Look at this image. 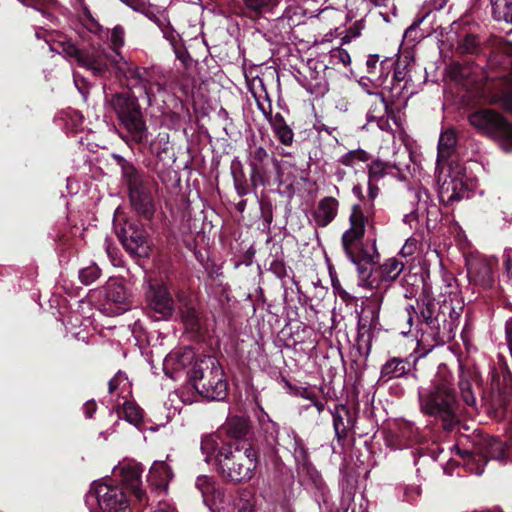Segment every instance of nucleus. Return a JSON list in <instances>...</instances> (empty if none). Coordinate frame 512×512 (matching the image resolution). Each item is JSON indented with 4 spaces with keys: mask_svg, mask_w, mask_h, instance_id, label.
I'll list each match as a JSON object with an SVG mask.
<instances>
[{
    "mask_svg": "<svg viewBox=\"0 0 512 512\" xmlns=\"http://www.w3.org/2000/svg\"><path fill=\"white\" fill-rule=\"evenodd\" d=\"M245 7L255 13H267L278 4V0H243Z\"/></svg>",
    "mask_w": 512,
    "mask_h": 512,
    "instance_id": "nucleus-43",
    "label": "nucleus"
},
{
    "mask_svg": "<svg viewBox=\"0 0 512 512\" xmlns=\"http://www.w3.org/2000/svg\"><path fill=\"white\" fill-rule=\"evenodd\" d=\"M458 386L460 389L461 399L463 403L468 407L475 408L476 398L472 390L471 374L469 372L464 371L462 368L461 373L459 375Z\"/></svg>",
    "mask_w": 512,
    "mask_h": 512,
    "instance_id": "nucleus-37",
    "label": "nucleus"
},
{
    "mask_svg": "<svg viewBox=\"0 0 512 512\" xmlns=\"http://www.w3.org/2000/svg\"><path fill=\"white\" fill-rule=\"evenodd\" d=\"M188 374L193 387L201 396L216 401L226 398L228 382L216 357L211 355L197 357Z\"/></svg>",
    "mask_w": 512,
    "mask_h": 512,
    "instance_id": "nucleus-6",
    "label": "nucleus"
},
{
    "mask_svg": "<svg viewBox=\"0 0 512 512\" xmlns=\"http://www.w3.org/2000/svg\"><path fill=\"white\" fill-rule=\"evenodd\" d=\"M234 186L239 196H245L248 194V186L243 177L233 174Z\"/></svg>",
    "mask_w": 512,
    "mask_h": 512,
    "instance_id": "nucleus-55",
    "label": "nucleus"
},
{
    "mask_svg": "<svg viewBox=\"0 0 512 512\" xmlns=\"http://www.w3.org/2000/svg\"><path fill=\"white\" fill-rule=\"evenodd\" d=\"M296 465L298 473L302 477L303 482L310 486L312 489L323 493L325 489V483L320 472L310 462L309 453L305 455L303 460H296Z\"/></svg>",
    "mask_w": 512,
    "mask_h": 512,
    "instance_id": "nucleus-26",
    "label": "nucleus"
},
{
    "mask_svg": "<svg viewBox=\"0 0 512 512\" xmlns=\"http://www.w3.org/2000/svg\"><path fill=\"white\" fill-rule=\"evenodd\" d=\"M103 91L106 102L128 130L132 139L137 143L144 142L147 139L148 130L137 98L129 92L115 93L109 98L106 85L103 86Z\"/></svg>",
    "mask_w": 512,
    "mask_h": 512,
    "instance_id": "nucleus-8",
    "label": "nucleus"
},
{
    "mask_svg": "<svg viewBox=\"0 0 512 512\" xmlns=\"http://www.w3.org/2000/svg\"><path fill=\"white\" fill-rule=\"evenodd\" d=\"M117 235L130 254L140 257L148 255L149 247L147 245L146 232L142 227L133 223H126L125 226L117 232Z\"/></svg>",
    "mask_w": 512,
    "mask_h": 512,
    "instance_id": "nucleus-19",
    "label": "nucleus"
},
{
    "mask_svg": "<svg viewBox=\"0 0 512 512\" xmlns=\"http://www.w3.org/2000/svg\"><path fill=\"white\" fill-rule=\"evenodd\" d=\"M330 58L334 64L342 63L344 66L351 62L349 53L340 47L330 51Z\"/></svg>",
    "mask_w": 512,
    "mask_h": 512,
    "instance_id": "nucleus-49",
    "label": "nucleus"
},
{
    "mask_svg": "<svg viewBox=\"0 0 512 512\" xmlns=\"http://www.w3.org/2000/svg\"><path fill=\"white\" fill-rule=\"evenodd\" d=\"M101 275V270L96 264H91L79 270V280L88 286L95 282Z\"/></svg>",
    "mask_w": 512,
    "mask_h": 512,
    "instance_id": "nucleus-46",
    "label": "nucleus"
},
{
    "mask_svg": "<svg viewBox=\"0 0 512 512\" xmlns=\"http://www.w3.org/2000/svg\"><path fill=\"white\" fill-rule=\"evenodd\" d=\"M118 416L124 418L127 422L133 424L136 428L141 429L142 410L134 402L125 401L122 407L117 410Z\"/></svg>",
    "mask_w": 512,
    "mask_h": 512,
    "instance_id": "nucleus-38",
    "label": "nucleus"
},
{
    "mask_svg": "<svg viewBox=\"0 0 512 512\" xmlns=\"http://www.w3.org/2000/svg\"><path fill=\"white\" fill-rule=\"evenodd\" d=\"M64 54L70 59H74L77 64L79 63V55L82 54V50L78 49L72 43H64L62 48Z\"/></svg>",
    "mask_w": 512,
    "mask_h": 512,
    "instance_id": "nucleus-53",
    "label": "nucleus"
},
{
    "mask_svg": "<svg viewBox=\"0 0 512 512\" xmlns=\"http://www.w3.org/2000/svg\"><path fill=\"white\" fill-rule=\"evenodd\" d=\"M491 5L496 21L512 23V0H491Z\"/></svg>",
    "mask_w": 512,
    "mask_h": 512,
    "instance_id": "nucleus-40",
    "label": "nucleus"
},
{
    "mask_svg": "<svg viewBox=\"0 0 512 512\" xmlns=\"http://www.w3.org/2000/svg\"><path fill=\"white\" fill-rule=\"evenodd\" d=\"M194 353L190 348H185L183 352L175 351L168 354L164 360L165 367L173 366L175 370H179L186 366L193 359Z\"/></svg>",
    "mask_w": 512,
    "mask_h": 512,
    "instance_id": "nucleus-41",
    "label": "nucleus"
},
{
    "mask_svg": "<svg viewBox=\"0 0 512 512\" xmlns=\"http://www.w3.org/2000/svg\"><path fill=\"white\" fill-rule=\"evenodd\" d=\"M112 54H107L103 49H84L79 55L78 65L90 70L95 76H102L109 69Z\"/></svg>",
    "mask_w": 512,
    "mask_h": 512,
    "instance_id": "nucleus-21",
    "label": "nucleus"
},
{
    "mask_svg": "<svg viewBox=\"0 0 512 512\" xmlns=\"http://www.w3.org/2000/svg\"><path fill=\"white\" fill-rule=\"evenodd\" d=\"M109 40L113 51L110 61L116 75L124 77L132 86H142L148 102L151 104L155 94L164 89L162 84L157 81L154 82V72L152 70L138 67L128 62L121 55L119 49L125 43V32L122 26L117 25L110 31Z\"/></svg>",
    "mask_w": 512,
    "mask_h": 512,
    "instance_id": "nucleus-4",
    "label": "nucleus"
},
{
    "mask_svg": "<svg viewBox=\"0 0 512 512\" xmlns=\"http://www.w3.org/2000/svg\"><path fill=\"white\" fill-rule=\"evenodd\" d=\"M234 512H253L255 499L254 494L248 489H240L233 495Z\"/></svg>",
    "mask_w": 512,
    "mask_h": 512,
    "instance_id": "nucleus-39",
    "label": "nucleus"
},
{
    "mask_svg": "<svg viewBox=\"0 0 512 512\" xmlns=\"http://www.w3.org/2000/svg\"><path fill=\"white\" fill-rule=\"evenodd\" d=\"M168 22H170L168 15L165 11H162L157 19H155V24L158 26L159 29H162L165 25H168Z\"/></svg>",
    "mask_w": 512,
    "mask_h": 512,
    "instance_id": "nucleus-61",
    "label": "nucleus"
},
{
    "mask_svg": "<svg viewBox=\"0 0 512 512\" xmlns=\"http://www.w3.org/2000/svg\"><path fill=\"white\" fill-rule=\"evenodd\" d=\"M469 281L483 287H490L494 282L493 266L495 260L478 253H469L466 258Z\"/></svg>",
    "mask_w": 512,
    "mask_h": 512,
    "instance_id": "nucleus-16",
    "label": "nucleus"
},
{
    "mask_svg": "<svg viewBox=\"0 0 512 512\" xmlns=\"http://www.w3.org/2000/svg\"><path fill=\"white\" fill-rule=\"evenodd\" d=\"M249 431L248 419L244 416H232L227 419L225 424L214 434H220V438L225 440V446L231 443L232 448L236 445L241 446L248 443L245 439Z\"/></svg>",
    "mask_w": 512,
    "mask_h": 512,
    "instance_id": "nucleus-20",
    "label": "nucleus"
},
{
    "mask_svg": "<svg viewBox=\"0 0 512 512\" xmlns=\"http://www.w3.org/2000/svg\"><path fill=\"white\" fill-rule=\"evenodd\" d=\"M122 177L128 186L131 205L137 213L150 218L154 213L151 179L127 161L121 164Z\"/></svg>",
    "mask_w": 512,
    "mask_h": 512,
    "instance_id": "nucleus-9",
    "label": "nucleus"
},
{
    "mask_svg": "<svg viewBox=\"0 0 512 512\" xmlns=\"http://www.w3.org/2000/svg\"><path fill=\"white\" fill-rule=\"evenodd\" d=\"M365 220L360 206H353L350 215V228L343 233L341 238L343 250L352 263H356L354 250L365 234Z\"/></svg>",
    "mask_w": 512,
    "mask_h": 512,
    "instance_id": "nucleus-17",
    "label": "nucleus"
},
{
    "mask_svg": "<svg viewBox=\"0 0 512 512\" xmlns=\"http://www.w3.org/2000/svg\"><path fill=\"white\" fill-rule=\"evenodd\" d=\"M220 434H208L201 440V451L205 455V461H212L217 466L221 476L231 482L241 483L249 481L258 464L256 451L251 444L244 443L232 448L229 443L225 446V440Z\"/></svg>",
    "mask_w": 512,
    "mask_h": 512,
    "instance_id": "nucleus-1",
    "label": "nucleus"
},
{
    "mask_svg": "<svg viewBox=\"0 0 512 512\" xmlns=\"http://www.w3.org/2000/svg\"><path fill=\"white\" fill-rule=\"evenodd\" d=\"M173 478L171 467L165 461H155L148 474V482L156 490L165 493Z\"/></svg>",
    "mask_w": 512,
    "mask_h": 512,
    "instance_id": "nucleus-27",
    "label": "nucleus"
},
{
    "mask_svg": "<svg viewBox=\"0 0 512 512\" xmlns=\"http://www.w3.org/2000/svg\"><path fill=\"white\" fill-rule=\"evenodd\" d=\"M369 160V154L362 150H351L341 156L340 162L345 166L356 167L358 163H364Z\"/></svg>",
    "mask_w": 512,
    "mask_h": 512,
    "instance_id": "nucleus-44",
    "label": "nucleus"
},
{
    "mask_svg": "<svg viewBox=\"0 0 512 512\" xmlns=\"http://www.w3.org/2000/svg\"><path fill=\"white\" fill-rule=\"evenodd\" d=\"M333 418V428L335 437L338 441L344 440L349 431L354 428L355 417L346 405H337L331 412Z\"/></svg>",
    "mask_w": 512,
    "mask_h": 512,
    "instance_id": "nucleus-25",
    "label": "nucleus"
},
{
    "mask_svg": "<svg viewBox=\"0 0 512 512\" xmlns=\"http://www.w3.org/2000/svg\"><path fill=\"white\" fill-rule=\"evenodd\" d=\"M274 165H275V168L277 170V176L279 178V182L280 183H292L293 180H294V177H290L289 175L285 176L284 174V170L286 168H293V165L290 164L289 162H282V163H279L278 161H274Z\"/></svg>",
    "mask_w": 512,
    "mask_h": 512,
    "instance_id": "nucleus-52",
    "label": "nucleus"
},
{
    "mask_svg": "<svg viewBox=\"0 0 512 512\" xmlns=\"http://www.w3.org/2000/svg\"><path fill=\"white\" fill-rule=\"evenodd\" d=\"M113 473L119 476L124 485H126L135 495L140 503L147 501L146 492L142 489L143 467L135 461H124L114 467Z\"/></svg>",
    "mask_w": 512,
    "mask_h": 512,
    "instance_id": "nucleus-18",
    "label": "nucleus"
},
{
    "mask_svg": "<svg viewBox=\"0 0 512 512\" xmlns=\"http://www.w3.org/2000/svg\"><path fill=\"white\" fill-rule=\"evenodd\" d=\"M458 50L461 53L478 54L484 51L480 39L474 34H466L459 40Z\"/></svg>",
    "mask_w": 512,
    "mask_h": 512,
    "instance_id": "nucleus-42",
    "label": "nucleus"
},
{
    "mask_svg": "<svg viewBox=\"0 0 512 512\" xmlns=\"http://www.w3.org/2000/svg\"><path fill=\"white\" fill-rule=\"evenodd\" d=\"M137 12L143 14L149 20L155 22V19H157V17L162 11L159 10L157 7L148 4L144 1L143 4L141 5V8H139Z\"/></svg>",
    "mask_w": 512,
    "mask_h": 512,
    "instance_id": "nucleus-51",
    "label": "nucleus"
},
{
    "mask_svg": "<svg viewBox=\"0 0 512 512\" xmlns=\"http://www.w3.org/2000/svg\"><path fill=\"white\" fill-rule=\"evenodd\" d=\"M407 84L408 82L401 83L400 85L398 83H392V86L390 87L392 98L399 100L409 99L414 92L412 90H408Z\"/></svg>",
    "mask_w": 512,
    "mask_h": 512,
    "instance_id": "nucleus-47",
    "label": "nucleus"
},
{
    "mask_svg": "<svg viewBox=\"0 0 512 512\" xmlns=\"http://www.w3.org/2000/svg\"><path fill=\"white\" fill-rule=\"evenodd\" d=\"M419 409L424 415L440 418L449 428L458 422L460 404L454 390V377L446 364H440L431 383L418 388Z\"/></svg>",
    "mask_w": 512,
    "mask_h": 512,
    "instance_id": "nucleus-3",
    "label": "nucleus"
},
{
    "mask_svg": "<svg viewBox=\"0 0 512 512\" xmlns=\"http://www.w3.org/2000/svg\"><path fill=\"white\" fill-rule=\"evenodd\" d=\"M177 298L180 303L179 312L181 319L186 328L192 332L198 331L200 329V321L195 308L186 299V296L183 293H179Z\"/></svg>",
    "mask_w": 512,
    "mask_h": 512,
    "instance_id": "nucleus-33",
    "label": "nucleus"
},
{
    "mask_svg": "<svg viewBox=\"0 0 512 512\" xmlns=\"http://www.w3.org/2000/svg\"><path fill=\"white\" fill-rule=\"evenodd\" d=\"M392 81L393 83H398L399 85L401 83H404V82H407L406 81V72H405V68H400V67H397L395 70H394V74H393V78H392Z\"/></svg>",
    "mask_w": 512,
    "mask_h": 512,
    "instance_id": "nucleus-58",
    "label": "nucleus"
},
{
    "mask_svg": "<svg viewBox=\"0 0 512 512\" xmlns=\"http://www.w3.org/2000/svg\"><path fill=\"white\" fill-rule=\"evenodd\" d=\"M418 246V241L415 238H408L400 250V254L408 257L414 254Z\"/></svg>",
    "mask_w": 512,
    "mask_h": 512,
    "instance_id": "nucleus-54",
    "label": "nucleus"
},
{
    "mask_svg": "<svg viewBox=\"0 0 512 512\" xmlns=\"http://www.w3.org/2000/svg\"><path fill=\"white\" fill-rule=\"evenodd\" d=\"M393 160H376L372 162L368 167V176L371 181H378L382 177L387 174L396 175V173H400L402 171L403 166L405 165L400 158L407 157V151L403 150H394L393 151Z\"/></svg>",
    "mask_w": 512,
    "mask_h": 512,
    "instance_id": "nucleus-22",
    "label": "nucleus"
},
{
    "mask_svg": "<svg viewBox=\"0 0 512 512\" xmlns=\"http://www.w3.org/2000/svg\"><path fill=\"white\" fill-rule=\"evenodd\" d=\"M127 6H129L134 11H138L139 8H141V5L143 4L144 0H120Z\"/></svg>",
    "mask_w": 512,
    "mask_h": 512,
    "instance_id": "nucleus-63",
    "label": "nucleus"
},
{
    "mask_svg": "<svg viewBox=\"0 0 512 512\" xmlns=\"http://www.w3.org/2000/svg\"><path fill=\"white\" fill-rule=\"evenodd\" d=\"M90 512H131V499L124 488L111 477L94 480L85 495Z\"/></svg>",
    "mask_w": 512,
    "mask_h": 512,
    "instance_id": "nucleus-7",
    "label": "nucleus"
},
{
    "mask_svg": "<svg viewBox=\"0 0 512 512\" xmlns=\"http://www.w3.org/2000/svg\"><path fill=\"white\" fill-rule=\"evenodd\" d=\"M91 297L101 300V311L108 316L121 315L130 308L128 292L118 278H110L105 285L90 292Z\"/></svg>",
    "mask_w": 512,
    "mask_h": 512,
    "instance_id": "nucleus-12",
    "label": "nucleus"
},
{
    "mask_svg": "<svg viewBox=\"0 0 512 512\" xmlns=\"http://www.w3.org/2000/svg\"><path fill=\"white\" fill-rule=\"evenodd\" d=\"M422 22V20H420L419 22H415L413 23L412 25H410L406 31H405V37H410V36H413L414 33L416 34L417 32V28L419 26V24Z\"/></svg>",
    "mask_w": 512,
    "mask_h": 512,
    "instance_id": "nucleus-64",
    "label": "nucleus"
},
{
    "mask_svg": "<svg viewBox=\"0 0 512 512\" xmlns=\"http://www.w3.org/2000/svg\"><path fill=\"white\" fill-rule=\"evenodd\" d=\"M367 97L364 100L365 105L368 107L366 113V125H371L380 116H385L388 112L387 104L382 93L367 91Z\"/></svg>",
    "mask_w": 512,
    "mask_h": 512,
    "instance_id": "nucleus-31",
    "label": "nucleus"
},
{
    "mask_svg": "<svg viewBox=\"0 0 512 512\" xmlns=\"http://www.w3.org/2000/svg\"><path fill=\"white\" fill-rule=\"evenodd\" d=\"M163 37L169 41V43L175 47L178 45L180 35L176 32V30L171 25V22H168V25H165L162 29H160Z\"/></svg>",
    "mask_w": 512,
    "mask_h": 512,
    "instance_id": "nucleus-50",
    "label": "nucleus"
},
{
    "mask_svg": "<svg viewBox=\"0 0 512 512\" xmlns=\"http://www.w3.org/2000/svg\"><path fill=\"white\" fill-rule=\"evenodd\" d=\"M300 397L309 400V401H315V398L317 397L315 392L307 387H302L298 390L297 393Z\"/></svg>",
    "mask_w": 512,
    "mask_h": 512,
    "instance_id": "nucleus-59",
    "label": "nucleus"
},
{
    "mask_svg": "<svg viewBox=\"0 0 512 512\" xmlns=\"http://www.w3.org/2000/svg\"><path fill=\"white\" fill-rule=\"evenodd\" d=\"M249 165L251 167V182L253 186L265 184L263 164L268 159V153L262 146H253L249 152Z\"/></svg>",
    "mask_w": 512,
    "mask_h": 512,
    "instance_id": "nucleus-29",
    "label": "nucleus"
},
{
    "mask_svg": "<svg viewBox=\"0 0 512 512\" xmlns=\"http://www.w3.org/2000/svg\"><path fill=\"white\" fill-rule=\"evenodd\" d=\"M375 181L369 179L368 182V195L371 200H374L379 194V188L374 184Z\"/></svg>",
    "mask_w": 512,
    "mask_h": 512,
    "instance_id": "nucleus-62",
    "label": "nucleus"
},
{
    "mask_svg": "<svg viewBox=\"0 0 512 512\" xmlns=\"http://www.w3.org/2000/svg\"><path fill=\"white\" fill-rule=\"evenodd\" d=\"M169 139L170 136L167 132L158 133L150 143L151 152L158 157L166 153L169 149Z\"/></svg>",
    "mask_w": 512,
    "mask_h": 512,
    "instance_id": "nucleus-45",
    "label": "nucleus"
},
{
    "mask_svg": "<svg viewBox=\"0 0 512 512\" xmlns=\"http://www.w3.org/2000/svg\"><path fill=\"white\" fill-rule=\"evenodd\" d=\"M491 46L493 51L489 55L487 65L489 70L499 71V73L490 77L491 79L499 78L507 82L506 89L496 101L512 114V43L494 39Z\"/></svg>",
    "mask_w": 512,
    "mask_h": 512,
    "instance_id": "nucleus-10",
    "label": "nucleus"
},
{
    "mask_svg": "<svg viewBox=\"0 0 512 512\" xmlns=\"http://www.w3.org/2000/svg\"><path fill=\"white\" fill-rule=\"evenodd\" d=\"M468 120L478 132L497 140L503 150L512 151V124L502 115L490 109H479L470 113Z\"/></svg>",
    "mask_w": 512,
    "mask_h": 512,
    "instance_id": "nucleus-11",
    "label": "nucleus"
},
{
    "mask_svg": "<svg viewBox=\"0 0 512 512\" xmlns=\"http://www.w3.org/2000/svg\"><path fill=\"white\" fill-rule=\"evenodd\" d=\"M195 485L210 512H234L233 495L226 494L212 478L205 475L199 476Z\"/></svg>",
    "mask_w": 512,
    "mask_h": 512,
    "instance_id": "nucleus-14",
    "label": "nucleus"
},
{
    "mask_svg": "<svg viewBox=\"0 0 512 512\" xmlns=\"http://www.w3.org/2000/svg\"><path fill=\"white\" fill-rule=\"evenodd\" d=\"M421 489L418 485H408L404 488V497L406 501H413L420 495Z\"/></svg>",
    "mask_w": 512,
    "mask_h": 512,
    "instance_id": "nucleus-57",
    "label": "nucleus"
},
{
    "mask_svg": "<svg viewBox=\"0 0 512 512\" xmlns=\"http://www.w3.org/2000/svg\"><path fill=\"white\" fill-rule=\"evenodd\" d=\"M22 5L34 9L42 19L44 26L54 24L57 20L53 11L57 7L56 0H18Z\"/></svg>",
    "mask_w": 512,
    "mask_h": 512,
    "instance_id": "nucleus-32",
    "label": "nucleus"
},
{
    "mask_svg": "<svg viewBox=\"0 0 512 512\" xmlns=\"http://www.w3.org/2000/svg\"><path fill=\"white\" fill-rule=\"evenodd\" d=\"M377 54L369 55L366 61L368 79L376 85H382L390 72V68L394 65L391 58H385L380 63Z\"/></svg>",
    "mask_w": 512,
    "mask_h": 512,
    "instance_id": "nucleus-28",
    "label": "nucleus"
},
{
    "mask_svg": "<svg viewBox=\"0 0 512 512\" xmlns=\"http://www.w3.org/2000/svg\"><path fill=\"white\" fill-rule=\"evenodd\" d=\"M97 409L95 401L89 400L83 405V411L87 418H91Z\"/></svg>",
    "mask_w": 512,
    "mask_h": 512,
    "instance_id": "nucleus-60",
    "label": "nucleus"
},
{
    "mask_svg": "<svg viewBox=\"0 0 512 512\" xmlns=\"http://www.w3.org/2000/svg\"><path fill=\"white\" fill-rule=\"evenodd\" d=\"M439 303L429 295H422L417 300V306L408 305L407 323L412 327L414 323L423 335H427L435 346L450 338L451 324L446 323L445 315L440 312Z\"/></svg>",
    "mask_w": 512,
    "mask_h": 512,
    "instance_id": "nucleus-5",
    "label": "nucleus"
},
{
    "mask_svg": "<svg viewBox=\"0 0 512 512\" xmlns=\"http://www.w3.org/2000/svg\"><path fill=\"white\" fill-rule=\"evenodd\" d=\"M271 125L274 134L283 145L289 146L292 144L294 133L280 113L274 115L271 119Z\"/></svg>",
    "mask_w": 512,
    "mask_h": 512,
    "instance_id": "nucleus-36",
    "label": "nucleus"
},
{
    "mask_svg": "<svg viewBox=\"0 0 512 512\" xmlns=\"http://www.w3.org/2000/svg\"><path fill=\"white\" fill-rule=\"evenodd\" d=\"M338 201L334 197L321 199L313 212V220L318 227H326L337 215Z\"/></svg>",
    "mask_w": 512,
    "mask_h": 512,
    "instance_id": "nucleus-30",
    "label": "nucleus"
},
{
    "mask_svg": "<svg viewBox=\"0 0 512 512\" xmlns=\"http://www.w3.org/2000/svg\"><path fill=\"white\" fill-rule=\"evenodd\" d=\"M274 441L277 445L290 451L295 461L303 460L308 453L303 440L291 428H284L282 431L275 430Z\"/></svg>",
    "mask_w": 512,
    "mask_h": 512,
    "instance_id": "nucleus-23",
    "label": "nucleus"
},
{
    "mask_svg": "<svg viewBox=\"0 0 512 512\" xmlns=\"http://www.w3.org/2000/svg\"><path fill=\"white\" fill-rule=\"evenodd\" d=\"M307 74H305L304 88L311 94L323 95L327 90V83L323 70L326 65L310 60L307 63Z\"/></svg>",
    "mask_w": 512,
    "mask_h": 512,
    "instance_id": "nucleus-24",
    "label": "nucleus"
},
{
    "mask_svg": "<svg viewBox=\"0 0 512 512\" xmlns=\"http://www.w3.org/2000/svg\"><path fill=\"white\" fill-rule=\"evenodd\" d=\"M109 393L113 394L118 389L123 392V390H127L129 385L127 381V377L125 374L118 372L110 381H109Z\"/></svg>",
    "mask_w": 512,
    "mask_h": 512,
    "instance_id": "nucleus-48",
    "label": "nucleus"
},
{
    "mask_svg": "<svg viewBox=\"0 0 512 512\" xmlns=\"http://www.w3.org/2000/svg\"><path fill=\"white\" fill-rule=\"evenodd\" d=\"M409 364L399 358L389 359L381 367L379 381L388 382L391 379L399 378L407 373Z\"/></svg>",
    "mask_w": 512,
    "mask_h": 512,
    "instance_id": "nucleus-34",
    "label": "nucleus"
},
{
    "mask_svg": "<svg viewBox=\"0 0 512 512\" xmlns=\"http://www.w3.org/2000/svg\"><path fill=\"white\" fill-rule=\"evenodd\" d=\"M403 269L404 264L398 259L390 258L386 260L379 267L380 281L376 286H374V280L368 281L365 279V277H370V272L367 269L359 268V274L362 280L361 285L369 286L371 288L372 292L369 295V298L377 308L381 306L390 283L400 275Z\"/></svg>",
    "mask_w": 512,
    "mask_h": 512,
    "instance_id": "nucleus-13",
    "label": "nucleus"
},
{
    "mask_svg": "<svg viewBox=\"0 0 512 512\" xmlns=\"http://www.w3.org/2000/svg\"><path fill=\"white\" fill-rule=\"evenodd\" d=\"M408 192L409 197L413 200H416L418 204L417 209L412 210L410 213L405 214L403 217V222L411 225L413 221L417 220V211L419 209L426 210L429 201V195L427 190L423 187L409 188Z\"/></svg>",
    "mask_w": 512,
    "mask_h": 512,
    "instance_id": "nucleus-35",
    "label": "nucleus"
},
{
    "mask_svg": "<svg viewBox=\"0 0 512 512\" xmlns=\"http://www.w3.org/2000/svg\"><path fill=\"white\" fill-rule=\"evenodd\" d=\"M147 305L157 320H169L175 312L173 297L164 283L150 280L146 292Z\"/></svg>",
    "mask_w": 512,
    "mask_h": 512,
    "instance_id": "nucleus-15",
    "label": "nucleus"
},
{
    "mask_svg": "<svg viewBox=\"0 0 512 512\" xmlns=\"http://www.w3.org/2000/svg\"><path fill=\"white\" fill-rule=\"evenodd\" d=\"M374 123L381 131H385V132L393 131L391 119H390L388 113L385 114V116H380V118L376 119L374 121Z\"/></svg>",
    "mask_w": 512,
    "mask_h": 512,
    "instance_id": "nucleus-56",
    "label": "nucleus"
},
{
    "mask_svg": "<svg viewBox=\"0 0 512 512\" xmlns=\"http://www.w3.org/2000/svg\"><path fill=\"white\" fill-rule=\"evenodd\" d=\"M457 143V133L453 128L440 134L436 175L439 199L446 205L461 200L474 187L473 180L466 175L462 163L455 159Z\"/></svg>",
    "mask_w": 512,
    "mask_h": 512,
    "instance_id": "nucleus-2",
    "label": "nucleus"
}]
</instances>
